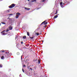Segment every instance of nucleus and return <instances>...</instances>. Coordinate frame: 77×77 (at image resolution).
Instances as JSON below:
<instances>
[{
	"mask_svg": "<svg viewBox=\"0 0 77 77\" xmlns=\"http://www.w3.org/2000/svg\"><path fill=\"white\" fill-rule=\"evenodd\" d=\"M16 18L17 19V18H18L20 15H21V14L19 12H18L16 13Z\"/></svg>",
	"mask_w": 77,
	"mask_h": 77,
	"instance_id": "obj_1",
	"label": "nucleus"
},
{
	"mask_svg": "<svg viewBox=\"0 0 77 77\" xmlns=\"http://www.w3.org/2000/svg\"><path fill=\"white\" fill-rule=\"evenodd\" d=\"M15 6V4H12L9 6V8H14V7Z\"/></svg>",
	"mask_w": 77,
	"mask_h": 77,
	"instance_id": "obj_2",
	"label": "nucleus"
},
{
	"mask_svg": "<svg viewBox=\"0 0 77 77\" xmlns=\"http://www.w3.org/2000/svg\"><path fill=\"white\" fill-rule=\"evenodd\" d=\"M46 21H44L43 22H42L41 24V25H42V24H43V23H44V24L45 25L46 24H47L48 23L47 22H45Z\"/></svg>",
	"mask_w": 77,
	"mask_h": 77,
	"instance_id": "obj_3",
	"label": "nucleus"
},
{
	"mask_svg": "<svg viewBox=\"0 0 77 77\" xmlns=\"http://www.w3.org/2000/svg\"><path fill=\"white\" fill-rule=\"evenodd\" d=\"M12 21V19H9V20H8L9 23H11Z\"/></svg>",
	"mask_w": 77,
	"mask_h": 77,
	"instance_id": "obj_4",
	"label": "nucleus"
},
{
	"mask_svg": "<svg viewBox=\"0 0 77 77\" xmlns=\"http://www.w3.org/2000/svg\"><path fill=\"white\" fill-rule=\"evenodd\" d=\"M25 9H26V10H30V8H27V7H25L24 8Z\"/></svg>",
	"mask_w": 77,
	"mask_h": 77,
	"instance_id": "obj_5",
	"label": "nucleus"
},
{
	"mask_svg": "<svg viewBox=\"0 0 77 77\" xmlns=\"http://www.w3.org/2000/svg\"><path fill=\"white\" fill-rule=\"evenodd\" d=\"M9 30H12V27L11 26H10L9 27Z\"/></svg>",
	"mask_w": 77,
	"mask_h": 77,
	"instance_id": "obj_6",
	"label": "nucleus"
},
{
	"mask_svg": "<svg viewBox=\"0 0 77 77\" xmlns=\"http://www.w3.org/2000/svg\"><path fill=\"white\" fill-rule=\"evenodd\" d=\"M7 35V34L5 32H3L2 33V35Z\"/></svg>",
	"mask_w": 77,
	"mask_h": 77,
	"instance_id": "obj_7",
	"label": "nucleus"
},
{
	"mask_svg": "<svg viewBox=\"0 0 77 77\" xmlns=\"http://www.w3.org/2000/svg\"><path fill=\"white\" fill-rule=\"evenodd\" d=\"M58 0H56L55 1V4L56 5L58 3Z\"/></svg>",
	"mask_w": 77,
	"mask_h": 77,
	"instance_id": "obj_8",
	"label": "nucleus"
},
{
	"mask_svg": "<svg viewBox=\"0 0 77 77\" xmlns=\"http://www.w3.org/2000/svg\"><path fill=\"white\" fill-rule=\"evenodd\" d=\"M2 59H5V57L4 56H2L1 57Z\"/></svg>",
	"mask_w": 77,
	"mask_h": 77,
	"instance_id": "obj_9",
	"label": "nucleus"
},
{
	"mask_svg": "<svg viewBox=\"0 0 77 77\" xmlns=\"http://www.w3.org/2000/svg\"><path fill=\"white\" fill-rule=\"evenodd\" d=\"M36 2V0H32L31 1L32 2Z\"/></svg>",
	"mask_w": 77,
	"mask_h": 77,
	"instance_id": "obj_10",
	"label": "nucleus"
},
{
	"mask_svg": "<svg viewBox=\"0 0 77 77\" xmlns=\"http://www.w3.org/2000/svg\"><path fill=\"white\" fill-rule=\"evenodd\" d=\"M58 17V16H57V15H56V16H55L54 17V18H57Z\"/></svg>",
	"mask_w": 77,
	"mask_h": 77,
	"instance_id": "obj_11",
	"label": "nucleus"
},
{
	"mask_svg": "<svg viewBox=\"0 0 77 77\" xmlns=\"http://www.w3.org/2000/svg\"><path fill=\"white\" fill-rule=\"evenodd\" d=\"M23 39H26V36H24L23 37Z\"/></svg>",
	"mask_w": 77,
	"mask_h": 77,
	"instance_id": "obj_12",
	"label": "nucleus"
},
{
	"mask_svg": "<svg viewBox=\"0 0 77 77\" xmlns=\"http://www.w3.org/2000/svg\"><path fill=\"white\" fill-rule=\"evenodd\" d=\"M27 35H28V36H29L30 35V34H29V32H27Z\"/></svg>",
	"mask_w": 77,
	"mask_h": 77,
	"instance_id": "obj_13",
	"label": "nucleus"
},
{
	"mask_svg": "<svg viewBox=\"0 0 77 77\" xmlns=\"http://www.w3.org/2000/svg\"><path fill=\"white\" fill-rule=\"evenodd\" d=\"M6 32V30H5L4 31H3L2 32H1V33H3V32Z\"/></svg>",
	"mask_w": 77,
	"mask_h": 77,
	"instance_id": "obj_14",
	"label": "nucleus"
},
{
	"mask_svg": "<svg viewBox=\"0 0 77 77\" xmlns=\"http://www.w3.org/2000/svg\"><path fill=\"white\" fill-rule=\"evenodd\" d=\"M2 52H5V51L2 50L0 51V53H2Z\"/></svg>",
	"mask_w": 77,
	"mask_h": 77,
	"instance_id": "obj_15",
	"label": "nucleus"
},
{
	"mask_svg": "<svg viewBox=\"0 0 77 77\" xmlns=\"http://www.w3.org/2000/svg\"><path fill=\"white\" fill-rule=\"evenodd\" d=\"M2 64H0V68H2Z\"/></svg>",
	"mask_w": 77,
	"mask_h": 77,
	"instance_id": "obj_16",
	"label": "nucleus"
},
{
	"mask_svg": "<svg viewBox=\"0 0 77 77\" xmlns=\"http://www.w3.org/2000/svg\"><path fill=\"white\" fill-rule=\"evenodd\" d=\"M9 31V29H6V32H8Z\"/></svg>",
	"mask_w": 77,
	"mask_h": 77,
	"instance_id": "obj_17",
	"label": "nucleus"
},
{
	"mask_svg": "<svg viewBox=\"0 0 77 77\" xmlns=\"http://www.w3.org/2000/svg\"><path fill=\"white\" fill-rule=\"evenodd\" d=\"M2 24H6V23L5 22H2Z\"/></svg>",
	"mask_w": 77,
	"mask_h": 77,
	"instance_id": "obj_18",
	"label": "nucleus"
},
{
	"mask_svg": "<svg viewBox=\"0 0 77 77\" xmlns=\"http://www.w3.org/2000/svg\"><path fill=\"white\" fill-rule=\"evenodd\" d=\"M63 4V2H61L60 3V5H62Z\"/></svg>",
	"mask_w": 77,
	"mask_h": 77,
	"instance_id": "obj_19",
	"label": "nucleus"
},
{
	"mask_svg": "<svg viewBox=\"0 0 77 77\" xmlns=\"http://www.w3.org/2000/svg\"><path fill=\"white\" fill-rule=\"evenodd\" d=\"M57 14V10L56 11V13H55V14Z\"/></svg>",
	"mask_w": 77,
	"mask_h": 77,
	"instance_id": "obj_20",
	"label": "nucleus"
},
{
	"mask_svg": "<svg viewBox=\"0 0 77 77\" xmlns=\"http://www.w3.org/2000/svg\"><path fill=\"white\" fill-rule=\"evenodd\" d=\"M36 35H37V36H38L39 35V34L37 32L36 33Z\"/></svg>",
	"mask_w": 77,
	"mask_h": 77,
	"instance_id": "obj_21",
	"label": "nucleus"
},
{
	"mask_svg": "<svg viewBox=\"0 0 77 77\" xmlns=\"http://www.w3.org/2000/svg\"><path fill=\"white\" fill-rule=\"evenodd\" d=\"M42 2H45V0H42Z\"/></svg>",
	"mask_w": 77,
	"mask_h": 77,
	"instance_id": "obj_22",
	"label": "nucleus"
},
{
	"mask_svg": "<svg viewBox=\"0 0 77 77\" xmlns=\"http://www.w3.org/2000/svg\"><path fill=\"white\" fill-rule=\"evenodd\" d=\"M61 8H63V5H61Z\"/></svg>",
	"mask_w": 77,
	"mask_h": 77,
	"instance_id": "obj_23",
	"label": "nucleus"
},
{
	"mask_svg": "<svg viewBox=\"0 0 77 77\" xmlns=\"http://www.w3.org/2000/svg\"><path fill=\"white\" fill-rule=\"evenodd\" d=\"M17 55H19V54H20V53H19V52H17Z\"/></svg>",
	"mask_w": 77,
	"mask_h": 77,
	"instance_id": "obj_24",
	"label": "nucleus"
},
{
	"mask_svg": "<svg viewBox=\"0 0 77 77\" xmlns=\"http://www.w3.org/2000/svg\"><path fill=\"white\" fill-rule=\"evenodd\" d=\"M40 62H41V61H40V60H39L38 61V63H40Z\"/></svg>",
	"mask_w": 77,
	"mask_h": 77,
	"instance_id": "obj_25",
	"label": "nucleus"
},
{
	"mask_svg": "<svg viewBox=\"0 0 77 77\" xmlns=\"http://www.w3.org/2000/svg\"><path fill=\"white\" fill-rule=\"evenodd\" d=\"M8 15H13V14H9Z\"/></svg>",
	"mask_w": 77,
	"mask_h": 77,
	"instance_id": "obj_26",
	"label": "nucleus"
},
{
	"mask_svg": "<svg viewBox=\"0 0 77 77\" xmlns=\"http://www.w3.org/2000/svg\"><path fill=\"white\" fill-rule=\"evenodd\" d=\"M30 39H33V37H30Z\"/></svg>",
	"mask_w": 77,
	"mask_h": 77,
	"instance_id": "obj_27",
	"label": "nucleus"
},
{
	"mask_svg": "<svg viewBox=\"0 0 77 77\" xmlns=\"http://www.w3.org/2000/svg\"><path fill=\"white\" fill-rule=\"evenodd\" d=\"M22 59H23V55L21 56V60H22Z\"/></svg>",
	"mask_w": 77,
	"mask_h": 77,
	"instance_id": "obj_28",
	"label": "nucleus"
},
{
	"mask_svg": "<svg viewBox=\"0 0 77 77\" xmlns=\"http://www.w3.org/2000/svg\"><path fill=\"white\" fill-rule=\"evenodd\" d=\"M22 71H23V72H24V69H22Z\"/></svg>",
	"mask_w": 77,
	"mask_h": 77,
	"instance_id": "obj_29",
	"label": "nucleus"
},
{
	"mask_svg": "<svg viewBox=\"0 0 77 77\" xmlns=\"http://www.w3.org/2000/svg\"><path fill=\"white\" fill-rule=\"evenodd\" d=\"M23 67H26V65H24L23 66Z\"/></svg>",
	"mask_w": 77,
	"mask_h": 77,
	"instance_id": "obj_30",
	"label": "nucleus"
},
{
	"mask_svg": "<svg viewBox=\"0 0 77 77\" xmlns=\"http://www.w3.org/2000/svg\"><path fill=\"white\" fill-rule=\"evenodd\" d=\"M29 69V70H32V69L31 68H30Z\"/></svg>",
	"mask_w": 77,
	"mask_h": 77,
	"instance_id": "obj_31",
	"label": "nucleus"
},
{
	"mask_svg": "<svg viewBox=\"0 0 77 77\" xmlns=\"http://www.w3.org/2000/svg\"><path fill=\"white\" fill-rule=\"evenodd\" d=\"M19 76L20 77H21V74H20L19 75Z\"/></svg>",
	"mask_w": 77,
	"mask_h": 77,
	"instance_id": "obj_32",
	"label": "nucleus"
},
{
	"mask_svg": "<svg viewBox=\"0 0 77 77\" xmlns=\"http://www.w3.org/2000/svg\"><path fill=\"white\" fill-rule=\"evenodd\" d=\"M40 9V8H38L37 9V10H38V9Z\"/></svg>",
	"mask_w": 77,
	"mask_h": 77,
	"instance_id": "obj_33",
	"label": "nucleus"
},
{
	"mask_svg": "<svg viewBox=\"0 0 77 77\" xmlns=\"http://www.w3.org/2000/svg\"><path fill=\"white\" fill-rule=\"evenodd\" d=\"M10 12L9 10L7 11V12Z\"/></svg>",
	"mask_w": 77,
	"mask_h": 77,
	"instance_id": "obj_34",
	"label": "nucleus"
},
{
	"mask_svg": "<svg viewBox=\"0 0 77 77\" xmlns=\"http://www.w3.org/2000/svg\"><path fill=\"white\" fill-rule=\"evenodd\" d=\"M23 42H21V44H23Z\"/></svg>",
	"mask_w": 77,
	"mask_h": 77,
	"instance_id": "obj_35",
	"label": "nucleus"
},
{
	"mask_svg": "<svg viewBox=\"0 0 77 77\" xmlns=\"http://www.w3.org/2000/svg\"><path fill=\"white\" fill-rule=\"evenodd\" d=\"M9 19H10V18H9V17H8V18H7V20H9Z\"/></svg>",
	"mask_w": 77,
	"mask_h": 77,
	"instance_id": "obj_36",
	"label": "nucleus"
},
{
	"mask_svg": "<svg viewBox=\"0 0 77 77\" xmlns=\"http://www.w3.org/2000/svg\"><path fill=\"white\" fill-rule=\"evenodd\" d=\"M34 68L35 69H36V67H34Z\"/></svg>",
	"mask_w": 77,
	"mask_h": 77,
	"instance_id": "obj_37",
	"label": "nucleus"
},
{
	"mask_svg": "<svg viewBox=\"0 0 77 77\" xmlns=\"http://www.w3.org/2000/svg\"><path fill=\"white\" fill-rule=\"evenodd\" d=\"M7 53H8V52H6V54H7Z\"/></svg>",
	"mask_w": 77,
	"mask_h": 77,
	"instance_id": "obj_38",
	"label": "nucleus"
},
{
	"mask_svg": "<svg viewBox=\"0 0 77 77\" xmlns=\"http://www.w3.org/2000/svg\"><path fill=\"white\" fill-rule=\"evenodd\" d=\"M46 25L45 26H44L45 27H46Z\"/></svg>",
	"mask_w": 77,
	"mask_h": 77,
	"instance_id": "obj_39",
	"label": "nucleus"
},
{
	"mask_svg": "<svg viewBox=\"0 0 77 77\" xmlns=\"http://www.w3.org/2000/svg\"><path fill=\"white\" fill-rule=\"evenodd\" d=\"M30 0H27V1H28V2H29V1Z\"/></svg>",
	"mask_w": 77,
	"mask_h": 77,
	"instance_id": "obj_40",
	"label": "nucleus"
},
{
	"mask_svg": "<svg viewBox=\"0 0 77 77\" xmlns=\"http://www.w3.org/2000/svg\"><path fill=\"white\" fill-rule=\"evenodd\" d=\"M15 39H17V37H15Z\"/></svg>",
	"mask_w": 77,
	"mask_h": 77,
	"instance_id": "obj_41",
	"label": "nucleus"
},
{
	"mask_svg": "<svg viewBox=\"0 0 77 77\" xmlns=\"http://www.w3.org/2000/svg\"><path fill=\"white\" fill-rule=\"evenodd\" d=\"M63 5H65V3H63Z\"/></svg>",
	"mask_w": 77,
	"mask_h": 77,
	"instance_id": "obj_42",
	"label": "nucleus"
},
{
	"mask_svg": "<svg viewBox=\"0 0 77 77\" xmlns=\"http://www.w3.org/2000/svg\"><path fill=\"white\" fill-rule=\"evenodd\" d=\"M1 25V24L0 23V26Z\"/></svg>",
	"mask_w": 77,
	"mask_h": 77,
	"instance_id": "obj_43",
	"label": "nucleus"
},
{
	"mask_svg": "<svg viewBox=\"0 0 77 77\" xmlns=\"http://www.w3.org/2000/svg\"><path fill=\"white\" fill-rule=\"evenodd\" d=\"M25 48L26 49V48Z\"/></svg>",
	"mask_w": 77,
	"mask_h": 77,
	"instance_id": "obj_44",
	"label": "nucleus"
},
{
	"mask_svg": "<svg viewBox=\"0 0 77 77\" xmlns=\"http://www.w3.org/2000/svg\"><path fill=\"white\" fill-rule=\"evenodd\" d=\"M8 53H9V52H8Z\"/></svg>",
	"mask_w": 77,
	"mask_h": 77,
	"instance_id": "obj_45",
	"label": "nucleus"
}]
</instances>
